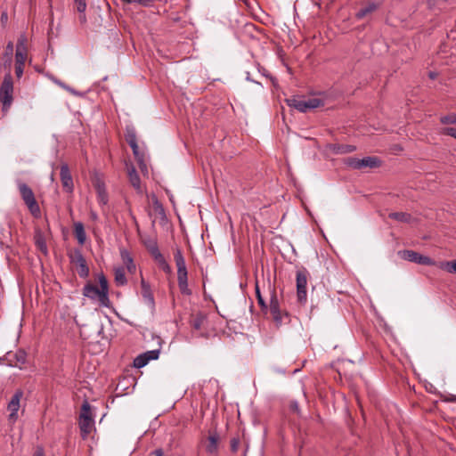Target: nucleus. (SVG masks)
Instances as JSON below:
<instances>
[{"instance_id": "obj_1", "label": "nucleus", "mask_w": 456, "mask_h": 456, "mask_svg": "<svg viewBox=\"0 0 456 456\" xmlns=\"http://www.w3.org/2000/svg\"><path fill=\"white\" fill-rule=\"evenodd\" d=\"M100 288L92 283H87L83 289V295L101 306L110 305L109 284L106 277L102 273L98 277Z\"/></svg>"}, {"instance_id": "obj_2", "label": "nucleus", "mask_w": 456, "mask_h": 456, "mask_svg": "<svg viewBox=\"0 0 456 456\" xmlns=\"http://www.w3.org/2000/svg\"><path fill=\"white\" fill-rule=\"evenodd\" d=\"M18 188L21 199L28 207L30 214L34 217H39L41 216V210L38 203L36 200L33 191L24 183L18 182Z\"/></svg>"}, {"instance_id": "obj_3", "label": "nucleus", "mask_w": 456, "mask_h": 456, "mask_svg": "<svg viewBox=\"0 0 456 456\" xmlns=\"http://www.w3.org/2000/svg\"><path fill=\"white\" fill-rule=\"evenodd\" d=\"M79 428L82 437L85 439L94 429V420L91 411V406L88 402H85L81 407L79 416Z\"/></svg>"}, {"instance_id": "obj_4", "label": "nucleus", "mask_w": 456, "mask_h": 456, "mask_svg": "<svg viewBox=\"0 0 456 456\" xmlns=\"http://www.w3.org/2000/svg\"><path fill=\"white\" fill-rule=\"evenodd\" d=\"M287 103L289 106L295 108L300 112H306L307 110H314L323 106V101L317 97L312 98H301V97H292L287 99Z\"/></svg>"}, {"instance_id": "obj_5", "label": "nucleus", "mask_w": 456, "mask_h": 456, "mask_svg": "<svg viewBox=\"0 0 456 456\" xmlns=\"http://www.w3.org/2000/svg\"><path fill=\"white\" fill-rule=\"evenodd\" d=\"M13 82L11 74L4 77L0 86V102L3 105L2 110L7 112L13 100Z\"/></svg>"}, {"instance_id": "obj_6", "label": "nucleus", "mask_w": 456, "mask_h": 456, "mask_svg": "<svg viewBox=\"0 0 456 456\" xmlns=\"http://www.w3.org/2000/svg\"><path fill=\"white\" fill-rule=\"evenodd\" d=\"M401 258L409 262L423 265H435L436 262L427 256H423L413 250H402L398 252Z\"/></svg>"}, {"instance_id": "obj_7", "label": "nucleus", "mask_w": 456, "mask_h": 456, "mask_svg": "<svg viewBox=\"0 0 456 456\" xmlns=\"http://www.w3.org/2000/svg\"><path fill=\"white\" fill-rule=\"evenodd\" d=\"M306 285H307V271L305 269L298 270L297 272V300L300 303H305L306 301V297H307Z\"/></svg>"}, {"instance_id": "obj_8", "label": "nucleus", "mask_w": 456, "mask_h": 456, "mask_svg": "<svg viewBox=\"0 0 456 456\" xmlns=\"http://www.w3.org/2000/svg\"><path fill=\"white\" fill-rule=\"evenodd\" d=\"M141 297L143 304L149 308L151 312L155 310V299L151 288V285L142 277L141 279Z\"/></svg>"}, {"instance_id": "obj_9", "label": "nucleus", "mask_w": 456, "mask_h": 456, "mask_svg": "<svg viewBox=\"0 0 456 456\" xmlns=\"http://www.w3.org/2000/svg\"><path fill=\"white\" fill-rule=\"evenodd\" d=\"M22 396H23V392H22V390L19 389L14 393L12 399L8 403L7 410L10 412L9 417H8L9 420L13 421V422L17 420L18 411H19V409L20 406V399L22 398Z\"/></svg>"}, {"instance_id": "obj_10", "label": "nucleus", "mask_w": 456, "mask_h": 456, "mask_svg": "<svg viewBox=\"0 0 456 456\" xmlns=\"http://www.w3.org/2000/svg\"><path fill=\"white\" fill-rule=\"evenodd\" d=\"M61 181L63 190L69 193L74 190L73 179L67 164H62L60 170Z\"/></svg>"}, {"instance_id": "obj_11", "label": "nucleus", "mask_w": 456, "mask_h": 456, "mask_svg": "<svg viewBox=\"0 0 456 456\" xmlns=\"http://www.w3.org/2000/svg\"><path fill=\"white\" fill-rule=\"evenodd\" d=\"M270 313L276 324L280 325L283 322V317L287 316L286 313H282L280 308L279 300L276 295H273L270 301Z\"/></svg>"}, {"instance_id": "obj_12", "label": "nucleus", "mask_w": 456, "mask_h": 456, "mask_svg": "<svg viewBox=\"0 0 456 456\" xmlns=\"http://www.w3.org/2000/svg\"><path fill=\"white\" fill-rule=\"evenodd\" d=\"M149 251L154 260L158 263V265L162 268V270L166 273H170L171 268L168 263L166 261L164 256L159 251L156 243H153L149 247Z\"/></svg>"}, {"instance_id": "obj_13", "label": "nucleus", "mask_w": 456, "mask_h": 456, "mask_svg": "<svg viewBox=\"0 0 456 456\" xmlns=\"http://www.w3.org/2000/svg\"><path fill=\"white\" fill-rule=\"evenodd\" d=\"M94 186L96 190L97 200H98L99 204L102 206L107 205V203L109 201V197H108V193L106 191V187H105L104 183L101 179L97 178L94 182Z\"/></svg>"}, {"instance_id": "obj_14", "label": "nucleus", "mask_w": 456, "mask_h": 456, "mask_svg": "<svg viewBox=\"0 0 456 456\" xmlns=\"http://www.w3.org/2000/svg\"><path fill=\"white\" fill-rule=\"evenodd\" d=\"M120 256L127 272L131 274H134L136 272V265L128 250L126 248H121Z\"/></svg>"}, {"instance_id": "obj_15", "label": "nucleus", "mask_w": 456, "mask_h": 456, "mask_svg": "<svg viewBox=\"0 0 456 456\" xmlns=\"http://www.w3.org/2000/svg\"><path fill=\"white\" fill-rule=\"evenodd\" d=\"M178 287L182 294L191 295V291L188 286V273L186 271L177 272Z\"/></svg>"}, {"instance_id": "obj_16", "label": "nucleus", "mask_w": 456, "mask_h": 456, "mask_svg": "<svg viewBox=\"0 0 456 456\" xmlns=\"http://www.w3.org/2000/svg\"><path fill=\"white\" fill-rule=\"evenodd\" d=\"M134 158L139 165V167L142 173H147V165L145 162V155L143 151H141L138 144L131 146Z\"/></svg>"}, {"instance_id": "obj_17", "label": "nucleus", "mask_w": 456, "mask_h": 456, "mask_svg": "<svg viewBox=\"0 0 456 456\" xmlns=\"http://www.w3.org/2000/svg\"><path fill=\"white\" fill-rule=\"evenodd\" d=\"M127 175L129 178V182L132 186L137 191H141V181L140 177L134 168V166L126 164Z\"/></svg>"}, {"instance_id": "obj_18", "label": "nucleus", "mask_w": 456, "mask_h": 456, "mask_svg": "<svg viewBox=\"0 0 456 456\" xmlns=\"http://www.w3.org/2000/svg\"><path fill=\"white\" fill-rule=\"evenodd\" d=\"M76 264L78 266V274L80 277L86 278L89 274V268L86 265V262L85 257L82 256V254L78 253L76 256Z\"/></svg>"}, {"instance_id": "obj_19", "label": "nucleus", "mask_w": 456, "mask_h": 456, "mask_svg": "<svg viewBox=\"0 0 456 456\" xmlns=\"http://www.w3.org/2000/svg\"><path fill=\"white\" fill-rule=\"evenodd\" d=\"M74 234L80 245H84L86 240V233L84 224L80 222L74 224Z\"/></svg>"}, {"instance_id": "obj_20", "label": "nucleus", "mask_w": 456, "mask_h": 456, "mask_svg": "<svg viewBox=\"0 0 456 456\" xmlns=\"http://www.w3.org/2000/svg\"><path fill=\"white\" fill-rule=\"evenodd\" d=\"M114 280L118 286H125L127 283L124 267L114 268Z\"/></svg>"}, {"instance_id": "obj_21", "label": "nucleus", "mask_w": 456, "mask_h": 456, "mask_svg": "<svg viewBox=\"0 0 456 456\" xmlns=\"http://www.w3.org/2000/svg\"><path fill=\"white\" fill-rule=\"evenodd\" d=\"M379 6V3H369L365 7L360 9L357 13H356V18L357 19H362L364 18L366 15L373 12L374 11H376Z\"/></svg>"}, {"instance_id": "obj_22", "label": "nucleus", "mask_w": 456, "mask_h": 456, "mask_svg": "<svg viewBox=\"0 0 456 456\" xmlns=\"http://www.w3.org/2000/svg\"><path fill=\"white\" fill-rule=\"evenodd\" d=\"M175 262L176 265L177 272L186 271L185 259L179 248H176L174 254Z\"/></svg>"}, {"instance_id": "obj_23", "label": "nucleus", "mask_w": 456, "mask_h": 456, "mask_svg": "<svg viewBox=\"0 0 456 456\" xmlns=\"http://www.w3.org/2000/svg\"><path fill=\"white\" fill-rule=\"evenodd\" d=\"M362 168L377 167L380 165V160L377 157H366L361 159Z\"/></svg>"}, {"instance_id": "obj_24", "label": "nucleus", "mask_w": 456, "mask_h": 456, "mask_svg": "<svg viewBox=\"0 0 456 456\" xmlns=\"http://www.w3.org/2000/svg\"><path fill=\"white\" fill-rule=\"evenodd\" d=\"M390 218L396 220L402 223H410L411 220V216L408 213L404 212H394L390 213L388 216Z\"/></svg>"}, {"instance_id": "obj_25", "label": "nucleus", "mask_w": 456, "mask_h": 456, "mask_svg": "<svg viewBox=\"0 0 456 456\" xmlns=\"http://www.w3.org/2000/svg\"><path fill=\"white\" fill-rule=\"evenodd\" d=\"M437 266L450 273H456V260L441 262Z\"/></svg>"}, {"instance_id": "obj_26", "label": "nucleus", "mask_w": 456, "mask_h": 456, "mask_svg": "<svg viewBox=\"0 0 456 456\" xmlns=\"http://www.w3.org/2000/svg\"><path fill=\"white\" fill-rule=\"evenodd\" d=\"M28 56V50H18L16 49L15 53V63L16 64H24L26 62Z\"/></svg>"}, {"instance_id": "obj_27", "label": "nucleus", "mask_w": 456, "mask_h": 456, "mask_svg": "<svg viewBox=\"0 0 456 456\" xmlns=\"http://www.w3.org/2000/svg\"><path fill=\"white\" fill-rule=\"evenodd\" d=\"M150 361V357L147 356V354H141L137 356L134 361V365L136 368L144 367Z\"/></svg>"}, {"instance_id": "obj_28", "label": "nucleus", "mask_w": 456, "mask_h": 456, "mask_svg": "<svg viewBox=\"0 0 456 456\" xmlns=\"http://www.w3.org/2000/svg\"><path fill=\"white\" fill-rule=\"evenodd\" d=\"M208 442H209V444L207 446V451L209 453H213L217 450L218 437L216 436H210L208 437Z\"/></svg>"}, {"instance_id": "obj_29", "label": "nucleus", "mask_w": 456, "mask_h": 456, "mask_svg": "<svg viewBox=\"0 0 456 456\" xmlns=\"http://www.w3.org/2000/svg\"><path fill=\"white\" fill-rule=\"evenodd\" d=\"M204 322L205 316L202 314H198L192 319L191 325L195 330H200Z\"/></svg>"}, {"instance_id": "obj_30", "label": "nucleus", "mask_w": 456, "mask_h": 456, "mask_svg": "<svg viewBox=\"0 0 456 456\" xmlns=\"http://www.w3.org/2000/svg\"><path fill=\"white\" fill-rule=\"evenodd\" d=\"M27 43H28L27 37L25 35H20L17 41L16 49L28 50Z\"/></svg>"}, {"instance_id": "obj_31", "label": "nucleus", "mask_w": 456, "mask_h": 456, "mask_svg": "<svg viewBox=\"0 0 456 456\" xmlns=\"http://www.w3.org/2000/svg\"><path fill=\"white\" fill-rule=\"evenodd\" d=\"M443 124H455L456 125V114L451 113L446 116H443L440 119Z\"/></svg>"}, {"instance_id": "obj_32", "label": "nucleus", "mask_w": 456, "mask_h": 456, "mask_svg": "<svg viewBox=\"0 0 456 456\" xmlns=\"http://www.w3.org/2000/svg\"><path fill=\"white\" fill-rule=\"evenodd\" d=\"M346 164L349 167H351L353 168H355V169H361L362 168L361 159H356V158H348L347 160H346Z\"/></svg>"}, {"instance_id": "obj_33", "label": "nucleus", "mask_w": 456, "mask_h": 456, "mask_svg": "<svg viewBox=\"0 0 456 456\" xmlns=\"http://www.w3.org/2000/svg\"><path fill=\"white\" fill-rule=\"evenodd\" d=\"M354 151H355V147L353 145H348V144L339 145L338 147V149L336 150V151L338 153H341V154L353 152Z\"/></svg>"}, {"instance_id": "obj_34", "label": "nucleus", "mask_w": 456, "mask_h": 456, "mask_svg": "<svg viewBox=\"0 0 456 456\" xmlns=\"http://www.w3.org/2000/svg\"><path fill=\"white\" fill-rule=\"evenodd\" d=\"M74 3L76 4L77 11L79 13L86 12V6H87L86 0H74Z\"/></svg>"}, {"instance_id": "obj_35", "label": "nucleus", "mask_w": 456, "mask_h": 456, "mask_svg": "<svg viewBox=\"0 0 456 456\" xmlns=\"http://www.w3.org/2000/svg\"><path fill=\"white\" fill-rule=\"evenodd\" d=\"M256 297H257L258 304L260 305L262 309L267 308V305L265 303V300H264V298L261 296L260 289H259V287H258L257 284L256 285Z\"/></svg>"}, {"instance_id": "obj_36", "label": "nucleus", "mask_w": 456, "mask_h": 456, "mask_svg": "<svg viewBox=\"0 0 456 456\" xmlns=\"http://www.w3.org/2000/svg\"><path fill=\"white\" fill-rule=\"evenodd\" d=\"M126 141H127L128 144L130 145V147L137 144L136 136L134 133L127 134Z\"/></svg>"}, {"instance_id": "obj_37", "label": "nucleus", "mask_w": 456, "mask_h": 456, "mask_svg": "<svg viewBox=\"0 0 456 456\" xmlns=\"http://www.w3.org/2000/svg\"><path fill=\"white\" fill-rule=\"evenodd\" d=\"M24 70V64H16L15 63V75L18 78L22 77Z\"/></svg>"}, {"instance_id": "obj_38", "label": "nucleus", "mask_w": 456, "mask_h": 456, "mask_svg": "<svg viewBox=\"0 0 456 456\" xmlns=\"http://www.w3.org/2000/svg\"><path fill=\"white\" fill-rule=\"evenodd\" d=\"M443 133L456 139V128L454 127H445L444 128Z\"/></svg>"}, {"instance_id": "obj_39", "label": "nucleus", "mask_w": 456, "mask_h": 456, "mask_svg": "<svg viewBox=\"0 0 456 456\" xmlns=\"http://www.w3.org/2000/svg\"><path fill=\"white\" fill-rule=\"evenodd\" d=\"M12 53H13V44L12 42H9L6 45L5 54L8 56L9 59H11Z\"/></svg>"}, {"instance_id": "obj_40", "label": "nucleus", "mask_w": 456, "mask_h": 456, "mask_svg": "<svg viewBox=\"0 0 456 456\" xmlns=\"http://www.w3.org/2000/svg\"><path fill=\"white\" fill-rule=\"evenodd\" d=\"M55 83L57 85H59L60 86H61L62 88H64L65 90L70 92L71 94H77V93L75 92V90H73L71 87H69V86L65 85L63 82L61 81H59V80H56Z\"/></svg>"}, {"instance_id": "obj_41", "label": "nucleus", "mask_w": 456, "mask_h": 456, "mask_svg": "<svg viewBox=\"0 0 456 456\" xmlns=\"http://www.w3.org/2000/svg\"><path fill=\"white\" fill-rule=\"evenodd\" d=\"M17 361L20 363H25L26 354L23 352H20L16 354Z\"/></svg>"}, {"instance_id": "obj_42", "label": "nucleus", "mask_w": 456, "mask_h": 456, "mask_svg": "<svg viewBox=\"0 0 456 456\" xmlns=\"http://www.w3.org/2000/svg\"><path fill=\"white\" fill-rule=\"evenodd\" d=\"M147 356L150 357V360L151 359H157L159 357V351L152 350L146 353Z\"/></svg>"}, {"instance_id": "obj_43", "label": "nucleus", "mask_w": 456, "mask_h": 456, "mask_svg": "<svg viewBox=\"0 0 456 456\" xmlns=\"http://www.w3.org/2000/svg\"><path fill=\"white\" fill-rule=\"evenodd\" d=\"M37 246H38L39 249H40L42 252H44L45 254H46V252H47V247H46L45 243L44 241H42V240H37Z\"/></svg>"}, {"instance_id": "obj_44", "label": "nucleus", "mask_w": 456, "mask_h": 456, "mask_svg": "<svg viewBox=\"0 0 456 456\" xmlns=\"http://www.w3.org/2000/svg\"><path fill=\"white\" fill-rule=\"evenodd\" d=\"M239 440L238 439H232L231 441V449L232 452H236L238 450V447H239Z\"/></svg>"}, {"instance_id": "obj_45", "label": "nucleus", "mask_w": 456, "mask_h": 456, "mask_svg": "<svg viewBox=\"0 0 456 456\" xmlns=\"http://www.w3.org/2000/svg\"><path fill=\"white\" fill-rule=\"evenodd\" d=\"M151 456H163V452L161 449L155 450L151 453Z\"/></svg>"}, {"instance_id": "obj_46", "label": "nucleus", "mask_w": 456, "mask_h": 456, "mask_svg": "<svg viewBox=\"0 0 456 456\" xmlns=\"http://www.w3.org/2000/svg\"><path fill=\"white\" fill-rule=\"evenodd\" d=\"M79 20L81 23H85L86 21V13H80Z\"/></svg>"}, {"instance_id": "obj_47", "label": "nucleus", "mask_w": 456, "mask_h": 456, "mask_svg": "<svg viewBox=\"0 0 456 456\" xmlns=\"http://www.w3.org/2000/svg\"><path fill=\"white\" fill-rule=\"evenodd\" d=\"M123 1L127 3V4L138 3V4H141V0H123Z\"/></svg>"}, {"instance_id": "obj_48", "label": "nucleus", "mask_w": 456, "mask_h": 456, "mask_svg": "<svg viewBox=\"0 0 456 456\" xmlns=\"http://www.w3.org/2000/svg\"><path fill=\"white\" fill-rule=\"evenodd\" d=\"M8 19V15L6 12H3L2 15H1V20H7Z\"/></svg>"}, {"instance_id": "obj_49", "label": "nucleus", "mask_w": 456, "mask_h": 456, "mask_svg": "<svg viewBox=\"0 0 456 456\" xmlns=\"http://www.w3.org/2000/svg\"><path fill=\"white\" fill-rule=\"evenodd\" d=\"M91 216L94 220L97 219V215L94 212L91 214Z\"/></svg>"}, {"instance_id": "obj_50", "label": "nucleus", "mask_w": 456, "mask_h": 456, "mask_svg": "<svg viewBox=\"0 0 456 456\" xmlns=\"http://www.w3.org/2000/svg\"><path fill=\"white\" fill-rule=\"evenodd\" d=\"M34 456H44L42 452H37Z\"/></svg>"}, {"instance_id": "obj_51", "label": "nucleus", "mask_w": 456, "mask_h": 456, "mask_svg": "<svg viewBox=\"0 0 456 456\" xmlns=\"http://www.w3.org/2000/svg\"><path fill=\"white\" fill-rule=\"evenodd\" d=\"M429 76H430L431 78H435L436 77V74L433 73V72H430Z\"/></svg>"}]
</instances>
